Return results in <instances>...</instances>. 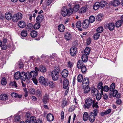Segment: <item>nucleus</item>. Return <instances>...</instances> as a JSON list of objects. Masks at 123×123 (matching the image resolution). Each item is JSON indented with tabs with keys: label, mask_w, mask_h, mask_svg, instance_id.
Listing matches in <instances>:
<instances>
[{
	"label": "nucleus",
	"mask_w": 123,
	"mask_h": 123,
	"mask_svg": "<svg viewBox=\"0 0 123 123\" xmlns=\"http://www.w3.org/2000/svg\"><path fill=\"white\" fill-rule=\"evenodd\" d=\"M98 110L97 109H95L93 110V112L90 113L89 116V120L92 123L95 120V117L97 115Z\"/></svg>",
	"instance_id": "obj_1"
},
{
	"label": "nucleus",
	"mask_w": 123,
	"mask_h": 123,
	"mask_svg": "<svg viewBox=\"0 0 123 123\" xmlns=\"http://www.w3.org/2000/svg\"><path fill=\"white\" fill-rule=\"evenodd\" d=\"M94 102V100L93 101L92 99L91 98H88L85 100V105H84L85 108L89 109L92 105V103Z\"/></svg>",
	"instance_id": "obj_2"
},
{
	"label": "nucleus",
	"mask_w": 123,
	"mask_h": 123,
	"mask_svg": "<svg viewBox=\"0 0 123 123\" xmlns=\"http://www.w3.org/2000/svg\"><path fill=\"white\" fill-rule=\"evenodd\" d=\"M22 74H23V77H22V80L25 81L26 79L28 80L30 79L31 78L30 72L28 71L26 73L24 72H22Z\"/></svg>",
	"instance_id": "obj_3"
},
{
	"label": "nucleus",
	"mask_w": 123,
	"mask_h": 123,
	"mask_svg": "<svg viewBox=\"0 0 123 123\" xmlns=\"http://www.w3.org/2000/svg\"><path fill=\"white\" fill-rule=\"evenodd\" d=\"M38 81L40 84L45 86L48 85L47 80L43 76H40L39 78Z\"/></svg>",
	"instance_id": "obj_4"
},
{
	"label": "nucleus",
	"mask_w": 123,
	"mask_h": 123,
	"mask_svg": "<svg viewBox=\"0 0 123 123\" xmlns=\"http://www.w3.org/2000/svg\"><path fill=\"white\" fill-rule=\"evenodd\" d=\"M89 84V80L88 78H85L82 81V86H87Z\"/></svg>",
	"instance_id": "obj_5"
},
{
	"label": "nucleus",
	"mask_w": 123,
	"mask_h": 123,
	"mask_svg": "<svg viewBox=\"0 0 123 123\" xmlns=\"http://www.w3.org/2000/svg\"><path fill=\"white\" fill-rule=\"evenodd\" d=\"M68 9L65 6H63L62 8L61 14L63 17H65L68 15Z\"/></svg>",
	"instance_id": "obj_6"
},
{
	"label": "nucleus",
	"mask_w": 123,
	"mask_h": 123,
	"mask_svg": "<svg viewBox=\"0 0 123 123\" xmlns=\"http://www.w3.org/2000/svg\"><path fill=\"white\" fill-rule=\"evenodd\" d=\"M59 73L55 72L54 71H52V79L54 81L57 80L59 77Z\"/></svg>",
	"instance_id": "obj_7"
},
{
	"label": "nucleus",
	"mask_w": 123,
	"mask_h": 123,
	"mask_svg": "<svg viewBox=\"0 0 123 123\" xmlns=\"http://www.w3.org/2000/svg\"><path fill=\"white\" fill-rule=\"evenodd\" d=\"M23 74H22V72L20 73L18 71L16 72L14 74V76L15 79L18 80L20 78L22 80V77H23Z\"/></svg>",
	"instance_id": "obj_8"
},
{
	"label": "nucleus",
	"mask_w": 123,
	"mask_h": 123,
	"mask_svg": "<svg viewBox=\"0 0 123 123\" xmlns=\"http://www.w3.org/2000/svg\"><path fill=\"white\" fill-rule=\"evenodd\" d=\"M89 23L88 19H85L82 23V27L84 29L87 28L89 26Z\"/></svg>",
	"instance_id": "obj_9"
},
{
	"label": "nucleus",
	"mask_w": 123,
	"mask_h": 123,
	"mask_svg": "<svg viewBox=\"0 0 123 123\" xmlns=\"http://www.w3.org/2000/svg\"><path fill=\"white\" fill-rule=\"evenodd\" d=\"M44 19L43 16L42 15H40L37 17L36 21L37 23H40L42 22Z\"/></svg>",
	"instance_id": "obj_10"
},
{
	"label": "nucleus",
	"mask_w": 123,
	"mask_h": 123,
	"mask_svg": "<svg viewBox=\"0 0 123 123\" xmlns=\"http://www.w3.org/2000/svg\"><path fill=\"white\" fill-rule=\"evenodd\" d=\"M77 49L75 47L71 48L70 50V53L72 56L75 55L76 54Z\"/></svg>",
	"instance_id": "obj_11"
},
{
	"label": "nucleus",
	"mask_w": 123,
	"mask_h": 123,
	"mask_svg": "<svg viewBox=\"0 0 123 123\" xmlns=\"http://www.w3.org/2000/svg\"><path fill=\"white\" fill-rule=\"evenodd\" d=\"M110 3L114 6H117L119 5L120 2L118 0H114L110 2Z\"/></svg>",
	"instance_id": "obj_12"
},
{
	"label": "nucleus",
	"mask_w": 123,
	"mask_h": 123,
	"mask_svg": "<svg viewBox=\"0 0 123 123\" xmlns=\"http://www.w3.org/2000/svg\"><path fill=\"white\" fill-rule=\"evenodd\" d=\"M69 84V81L68 80L66 79H65L63 82V87L64 89L67 88Z\"/></svg>",
	"instance_id": "obj_13"
},
{
	"label": "nucleus",
	"mask_w": 123,
	"mask_h": 123,
	"mask_svg": "<svg viewBox=\"0 0 123 123\" xmlns=\"http://www.w3.org/2000/svg\"><path fill=\"white\" fill-rule=\"evenodd\" d=\"M106 26L110 31H112L114 30L115 28V25L113 23H110L107 24Z\"/></svg>",
	"instance_id": "obj_14"
},
{
	"label": "nucleus",
	"mask_w": 123,
	"mask_h": 123,
	"mask_svg": "<svg viewBox=\"0 0 123 123\" xmlns=\"http://www.w3.org/2000/svg\"><path fill=\"white\" fill-rule=\"evenodd\" d=\"M47 120L49 122L53 121L54 119L53 115L51 113H49L47 115Z\"/></svg>",
	"instance_id": "obj_15"
},
{
	"label": "nucleus",
	"mask_w": 123,
	"mask_h": 123,
	"mask_svg": "<svg viewBox=\"0 0 123 123\" xmlns=\"http://www.w3.org/2000/svg\"><path fill=\"white\" fill-rule=\"evenodd\" d=\"M6 18L7 20H10L12 17V15L11 13L9 12H6L5 14Z\"/></svg>",
	"instance_id": "obj_16"
},
{
	"label": "nucleus",
	"mask_w": 123,
	"mask_h": 123,
	"mask_svg": "<svg viewBox=\"0 0 123 123\" xmlns=\"http://www.w3.org/2000/svg\"><path fill=\"white\" fill-rule=\"evenodd\" d=\"M85 65L83 63V62L82 61L80 60L77 62V68L78 69H79L81 68L82 67V66H83V65Z\"/></svg>",
	"instance_id": "obj_17"
},
{
	"label": "nucleus",
	"mask_w": 123,
	"mask_h": 123,
	"mask_svg": "<svg viewBox=\"0 0 123 123\" xmlns=\"http://www.w3.org/2000/svg\"><path fill=\"white\" fill-rule=\"evenodd\" d=\"M62 75L63 77L65 78L67 77L68 75V72L66 69L63 70L62 72Z\"/></svg>",
	"instance_id": "obj_18"
},
{
	"label": "nucleus",
	"mask_w": 123,
	"mask_h": 123,
	"mask_svg": "<svg viewBox=\"0 0 123 123\" xmlns=\"http://www.w3.org/2000/svg\"><path fill=\"white\" fill-rule=\"evenodd\" d=\"M64 37L66 40H68L71 39L72 35L70 33L67 32L65 34Z\"/></svg>",
	"instance_id": "obj_19"
},
{
	"label": "nucleus",
	"mask_w": 123,
	"mask_h": 123,
	"mask_svg": "<svg viewBox=\"0 0 123 123\" xmlns=\"http://www.w3.org/2000/svg\"><path fill=\"white\" fill-rule=\"evenodd\" d=\"M92 94L93 96H96L99 92L98 90L95 88L92 89L91 90Z\"/></svg>",
	"instance_id": "obj_20"
},
{
	"label": "nucleus",
	"mask_w": 123,
	"mask_h": 123,
	"mask_svg": "<svg viewBox=\"0 0 123 123\" xmlns=\"http://www.w3.org/2000/svg\"><path fill=\"white\" fill-rule=\"evenodd\" d=\"M36 95L38 97H40L42 96V94L41 89L39 88L37 89L36 91Z\"/></svg>",
	"instance_id": "obj_21"
},
{
	"label": "nucleus",
	"mask_w": 123,
	"mask_h": 123,
	"mask_svg": "<svg viewBox=\"0 0 123 123\" xmlns=\"http://www.w3.org/2000/svg\"><path fill=\"white\" fill-rule=\"evenodd\" d=\"M8 96L6 94H4L0 95V99L1 100L5 101L8 99Z\"/></svg>",
	"instance_id": "obj_22"
},
{
	"label": "nucleus",
	"mask_w": 123,
	"mask_h": 123,
	"mask_svg": "<svg viewBox=\"0 0 123 123\" xmlns=\"http://www.w3.org/2000/svg\"><path fill=\"white\" fill-rule=\"evenodd\" d=\"M27 120L29 123H35L36 118L35 117L33 116L31 117L29 121V120Z\"/></svg>",
	"instance_id": "obj_23"
},
{
	"label": "nucleus",
	"mask_w": 123,
	"mask_h": 123,
	"mask_svg": "<svg viewBox=\"0 0 123 123\" xmlns=\"http://www.w3.org/2000/svg\"><path fill=\"white\" fill-rule=\"evenodd\" d=\"M31 77L32 78H36L38 74L35 72V71H31L30 73Z\"/></svg>",
	"instance_id": "obj_24"
},
{
	"label": "nucleus",
	"mask_w": 123,
	"mask_h": 123,
	"mask_svg": "<svg viewBox=\"0 0 123 123\" xmlns=\"http://www.w3.org/2000/svg\"><path fill=\"white\" fill-rule=\"evenodd\" d=\"M18 25L19 27L21 28H23L25 26V22L23 21H21L18 23Z\"/></svg>",
	"instance_id": "obj_25"
},
{
	"label": "nucleus",
	"mask_w": 123,
	"mask_h": 123,
	"mask_svg": "<svg viewBox=\"0 0 123 123\" xmlns=\"http://www.w3.org/2000/svg\"><path fill=\"white\" fill-rule=\"evenodd\" d=\"M49 95L47 94H46L44 96L43 98V101L44 103L45 104H46L48 101L49 100Z\"/></svg>",
	"instance_id": "obj_26"
},
{
	"label": "nucleus",
	"mask_w": 123,
	"mask_h": 123,
	"mask_svg": "<svg viewBox=\"0 0 123 123\" xmlns=\"http://www.w3.org/2000/svg\"><path fill=\"white\" fill-rule=\"evenodd\" d=\"M58 29L60 32H63L65 29V27L62 24L58 26Z\"/></svg>",
	"instance_id": "obj_27"
},
{
	"label": "nucleus",
	"mask_w": 123,
	"mask_h": 123,
	"mask_svg": "<svg viewBox=\"0 0 123 123\" xmlns=\"http://www.w3.org/2000/svg\"><path fill=\"white\" fill-rule=\"evenodd\" d=\"M100 91L101 93L98 92V93L96 95V99L98 100H99L100 99L102 96L101 95L103 94V92L102 90H100Z\"/></svg>",
	"instance_id": "obj_28"
},
{
	"label": "nucleus",
	"mask_w": 123,
	"mask_h": 123,
	"mask_svg": "<svg viewBox=\"0 0 123 123\" xmlns=\"http://www.w3.org/2000/svg\"><path fill=\"white\" fill-rule=\"evenodd\" d=\"M40 71L41 72L44 73L46 71V69L45 67L43 65H40L39 67Z\"/></svg>",
	"instance_id": "obj_29"
},
{
	"label": "nucleus",
	"mask_w": 123,
	"mask_h": 123,
	"mask_svg": "<svg viewBox=\"0 0 123 123\" xmlns=\"http://www.w3.org/2000/svg\"><path fill=\"white\" fill-rule=\"evenodd\" d=\"M87 9L86 6L82 7L79 11V12L81 14L84 13L86 12Z\"/></svg>",
	"instance_id": "obj_30"
},
{
	"label": "nucleus",
	"mask_w": 123,
	"mask_h": 123,
	"mask_svg": "<svg viewBox=\"0 0 123 123\" xmlns=\"http://www.w3.org/2000/svg\"><path fill=\"white\" fill-rule=\"evenodd\" d=\"M111 109H109L106 111L101 112L100 113V115L102 116H103L104 115L109 114L111 112Z\"/></svg>",
	"instance_id": "obj_31"
},
{
	"label": "nucleus",
	"mask_w": 123,
	"mask_h": 123,
	"mask_svg": "<svg viewBox=\"0 0 123 123\" xmlns=\"http://www.w3.org/2000/svg\"><path fill=\"white\" fill-rule=\"evenodd\" d=\"M82 61L84 62H86L88 59V57L87 55H83L81 57Z\"/></svg>",
	"instance_id": "obj_32"
},
{
	"label": "nucleus",
	"mask_w": 123,
	"mask_h": 123,
	"mask_svg": "<svg viewBox=\"0 0 123 123\" xmlns=\"http://www.w3.org/2000/svg\"><path fill=\"white\" fill-rule=\"evenodd\" d=\"M14 120L15 122H17L19 121L21 119L20 116L17 115H15L14 116Z\"/></svg>",
	"instance_id": "obj_33"
},
{
	"label": "nucleus",
	"mask_w": 123,
	"mask_h": 123,
	"mask_svg": "<svg viewBox=\"0 0 123 123\" xmlns=\"http://www.w3.org/2000/svg\"><path fill=\"white\" fill-rule=\"evenodd\" d=\"M100 4L98 2L96 3L93 5V9L95 10H97L100 7Z\"/></svg>",
	"instance_id": "obj_34"
},
{
	"label": "nucleus",
	"mask_w": 123,
	"mask_h": 123,
	"mask_svg": "<svg viewBox=\"0 0 123 123\" xmlns=\"http://www.w3.org/2000/svg\"><path fill=\"white\" fill-rule=\"evenodd\" d=\"M89 118L88 114L87 112H85L83 115V119L84 121H86Z\"/></svg>",
	"instance_id": "obj_35"
},
{
	"label": "nucleus",
	"mask_w": 123,
	"mask_h": 123,
	"mask_svg": "<svg viewBox=\"0 0 123 123\" xmlns=\"http://www.w3.org/2000/svg\"><path fill=\"white\" fill-rule=\"evenodd\" d=\"M31 37H35L37 36V33L36 31L33 30L31 32Z\"/></svg>",
	"instance_id": "obj_36"
},
{
	"label": "nucleus",
	"mask_w": 123,
	"mask_h": 123,
	"mask_svg": "<svg viewBox=\"0 0 123 123\" xmlns=\"http://www.w3.org/2000/svg\"><path fill=\"white\" fill-rule=\"evenodd\" d=\"M53 71H55V72L58 73H59L61 71V70L59 66L58 65L55 66L54 67V70Z\"/></svg>",
	"instance_id": "obj_37"
},
{
	"label": "nucleus",
	"mask_w": 123,
	"mask_h": 123,
	"mask_svg": "<svg viewBox=\"0 0 123 123\" xmlns=\"http://www.w3.org/2000/svg\"><path fill=\"white\" fill-rule=\"evenodd\" d=\"M80 69H81V72L83 74H84L86 73V68L85 65H83V66H82V67Z\"/></svg>",
	"instance_id": "obj_38"
},
{
	"label": "nucleus",
	"mask_w": 123,
	"mask_h": 123,
	"mask_svg": "<svg viewBox=\"0 0 123 123\" xmlns=\"http://www.w3.org/2000/svg\"><path fill=\"white\" fill-rule=\"evenodd\" d=\"M33 25L32 24L30 23L28 24L27 26V28L28 31H31L33 29Z\"/></svg>",
	"instance_id": "obj_39"
},
{
	"label": "nucleus",
	"mask_w": 123,
	"mask_h": 123,
	"mask_svg": "<svg viewBox=\"0 0 123 123\" xmlns=\"http://www.w3.org/2000/svg\"><path fill=\"white\" fill-rule=\"evenodd\" d=\"M83 88L84 89V92L86 93L88 92L90 90V89L89 86H82Z\"/></svg>",
	"instance_id": "obj_40"
},
{
	"label": "nucleus",
	"mask_w": 123,
	"mask_h": 123,
	"mask_svg": "<svg viewBox=\"0 0 123 123\" xmlns=\"http://www.w3.org/2000/svg\"><path fill=\"white\" fill-rule=\"evenodd\" d=\"M79 5L78 4H75L73 8L74 11L75 12H77L79 9Z\"/></svg>",
	"instance_id": "obj_41"
},
{
	"label": "nucleus",
	"mask_w": 123,
	"mask_h": 123,
	"mask_svg": "<svg viewBox=\"0 0 123 123\" xmlns=\"http://www.w3.org/2000/svg\"><path fill=\"white\" fill-rule=\"evenodd\" d=\"M115 84L114 83H113L110 86L109 88L110 91L111 92L113 91L115 88Z\"/></svg>",
	"instance_id": "obj_42"
},
{
	"label": "nucleus",
	"mask_w": 123,
	"mask_h": 123,
	"mask_svg": "<svg viewBox=\"0 0 123 123\" xmlns=\"http://www.w3.org/2000/svg\"><path fill=\"white\" fill-rule=\"evenodd\" d=\"M91 49L89 47H86L84 50V53L86 55H88L90 52Z\"/></svg>",
	"instance_id": "obj_43"
},
{
	"label": "nucleus",
	"mask_w": 123,
	"mask_h": 123,
	"mask_svg": "<svg viewBox=\"0 0 123 123\" xmlns=\"http://www.w3.org/2000/svg\"><path fill=\"white\" fill-rule=\"evenodd\" d=\"M77 81L79 82H81L83 81V77L82 75L79 74L77 77Z\"/></svg>",
	"instance_id": "obj_44"
},
{
	"label": "nucleus",
	"mask_w": 123,
	"mask_h": 123,
	"mask_svg": "<svg viewBox=\"0 0 123 123\" xmlns=\"http://www.w3.org/2000/svg\"><path fill=\"white\" fill-rule=\"evenodd\" d=\"M12 18V20L14 22H17L19 20L16 14H14Z\"/></svg>",
	"instance_id": "obj_45"
},
{
	"label": "nucleus",
	"mask_w": 123,
	"mask_h": 123,
	"mask_svg": "<svg viewBox=\"0 0 123 123\" xmlns=\"http://www.w3.org/2000/svg\"><path fill=\"white\" fill-rule=\"evenodd\" d=\"M1 83L3 85H5L6 84V79L4 77H3L1 79Z\"/></svg>",
	"instance_id": "obj_46"
},
{
	"label": "nucleus",
	"mask_w": 123,
	"mask_h": 123,
	"mask_svg": "<svg viewBox=\"0 0 123 123\" xmlns=\"http://www.w3.org/2000/svg\"><path fill=\"white\" fill-rule=\"evenodd\" d=\"M89 23H92L94 22L95 20V18L93 16H91L89 18Z\"/></svg>",
	"instance_id": "obj_47"
},
{
	"label": "nucleus",
	"mask_w": 123,
	"mask_h": 123,
	"mask_svg": "<svg viewBox=\"0 0 123 123\" xmlns=\"http://www.w3.org/2000/svg\"><path fill=\"white\" fill-rule=\"evenodd\" d=\"M103 83L102 81L99 82L98 86V88L99 89H102L103 87Z\"/></svg>",
	"instance_id": "obj_48"
},
{
	"label": "nucleus",
	"mask_w": 123,
	"mask_h": 123,
	"mask_svg": "<svg viewBox=\"0 0 123 123\" xmlns=\"http://www.w3.org/2000/svg\"><path fill=\"white\" fill-rule=\"evenodd\" d=\"M34 28L35 29H39L40 27V25L39 23H37L35 24L33 26Z\"/></svg>",
	"instance_id": "obj_49"
},
{
	"label": "nucleus",
	"mask_w": 123,
	"mask_h": 123,
	"mask_svg": "<svg viewBox=\"0 0 123 123\" xmlns=\"http://www.w3.org/2000/svg\"><path fill=\"white\" fill-rule=\"evenodd\" d=\"M103 27H100L97 29V32L101 33L103 31Z\"/></svg>",
	"instance_id": "obj_50"
},
{
	"label": "nucleus",
	"mask_w": 123,
	"mask_h": 123,
	"mask_svg": "<svg viewBox=\"0 0 123 123\" xmlns=\"http://www.w3.org/2000/svg\"><path fill=\"white\" fill-rule=\"evenodd\" d=\"M66 105H67V102L66 100L65 99H63L62 102V108H64L65 106Z\"/></svg>",
	"instance_id": "obj_51"
},
{
	"label": "nucleus",
	"mask_w": 123,
	"mask_h": 123,
	"mask_svg": "<svg viewBox=\"0 0 123 123\" xmlns=\"http://www.w3.org/2000/svg\"><path fill=\"white\" fill-rule=\"evenodd\" d=\"M27 35V31L25 30L23 31L21 33V35L22 36L25 37Z\"/></svg>",
	"instance_id": "obj_52"
},
{
	"label": "nucleus",
	"mask_w": 123,
	"mask_h": 123,
	"mask_svg": "<svg viewBox=\"0 0 123 123\" xmlns=\"http://www.w3.org/2000/svg\"><path fill=\"white\" fill-rule=\"evenodd\" d=\"M109 90V87L107 86H105L104 87L103 86L102 89H101L100 90H102L103 91H104L105 92H107Z\"/></svg>",
	"instance_id": "obj_53"
},
{
	"label": "nucleus",
	"mask_w": 123,
	"mask_h": 123,
	"mask_svg": "<svg viewBox=\"0 0 123 123\" xmlns=\"http://www.w3.org/2000/svg\"><path fill=\"white\" fill-rule=\"evenodd\" d=\"M121 25V21L119 20L117 21L116 23V26L117 27H119Z\"/></svg>",
	"instance_id": "obj_54"
},
{
	"label": "nucleus",
	"mask_w": 123,
	"mask_h": 123,
	"mask_svg": "<svg viewBox=\"0 0 123 123\" xmlns=\"http://www.w3.org/2000/svg\"><path fill=\"white\" fill-rule=\"evenodd\" d=\"M16 15L18 18V20L22 18V15L21 13L18 12L16 14Z\"/></svg>",
	"instance_id": "obj_55"
},
{
	"label": "nucleus",
	"mask_w": 123,
	"mask_h": 123,
	"mask_svg": "<svg viewBox=\"0 0 123 123\" xmlns=\"http://www.w3.org/2000/svg\"><path fill=\"white\" fill-rule=\"evenodd\" d=\"M81 23L80 21H78L76 24V26L77 28H79L81 26Z\"/></svg>",
	"instance_id": "obj_56"
},
{
	"label": "nucleus",
	"mask_w": 123,
	"mask_h": 123,
	"mask_svg": "<svg viewBox=\"0 0 123 123\" xmlns=\"http://www.w3.org/2000/svg\"><path fill=\"white\" fill-rule=\"evenodd\" d=\"M99 36L100 34L96 33L94 35V39L95 40L99 38Z\"/></svg>",
	"instance_id": "obj_57"
},
{
	"label": "nucleus",
	"mask_w": 123,
	"mask_h": 123,
	"mask_svg": "<svg viewBox=\"0 0 123 123\" xmlns=\"http://www.w3.org/2000/svg\"><path fill=\"white\" fill-rule=\"evenodd\" d=\"M10 85L13 86H14L15 88L17 87L16 83L15 81L11 82Z\"/></svg>",
	"instance_id": "obj_58"
},
{
	"label": "nucleus",
	"mask_w": 123,
	"mask_h": 123,
	"mask_svg": "<svg viewBox=\"0 0 123 123\" xmlns=\"http://www.w3.org/2000/svg\"><path fill=\"white\" fill-rule=\"evenodd\" d=\"M98 103L96 102L95 103V102H93L92 103V106L93 108L95 107L97 109L98 107Z\"/></svg>",
	"instance_id": "obj_59"
},
{
	"label": "nucleus",
	"mask_w": 123,
	"mask_h": 123,
	"mask_svg": "<svg viewBox=\"0 0 123 123\" xmlns=\"http://www.w3.org/2000/svg\"><path fill=\"white\" fill-rule=\"evenodd\" d=\"M29 92L31 94H34L36 92L34 89L33 88H31L29 90Z\"/></svg>",
	"instance_id": "obj_60"
},
{
	"label": "nucleus",
	"mask_w": 123,
	"mask_h": 123,
	"mask_svg": "<svg viewBox=\"0 0 123 123\" xmlns=\"http://www.w3.org/2000/svg\"><path fill=\"white\" fill-rule=\"evenodd\" d=\"M74 11L73 10V9L72 8H69L68 10V15H71L72 13L73 12V11Z\"/></svg>",
	"instance_id": "obj_61"
},
{
	"label": "nucleus",
	"mask_w": 123,
	"mask_h": 123,
	"mask_svg": "<svg viewBox=\"0 0 123 123\" xmlns=\"http://www.w3.org/2000/svg\"><path fill=\"white\" fill-rule=\"evenodd\" d=\"M113 92L112 95L113 97H115L117 94L118 92V91L117 90H114Z\"/></svg>",
	"instance_id": "obj_62"
},
{
	"label": "nucleus",
	"mask_w": 123,
	"mask_h": 123,
	"mask_svg": "<svg viewBox=\"0 0 123 123\" xmlns=\"http://www.w3.org/2000/svg\"><path fill=\"white\" fill-rule=\"evenodd\" d=\"M11 95L12 97L16 98L17 97V96H18V94L16 93L13 92L11 93Z\"/></svg>",
	"instance_id": "obj_63"
},
{
	"label": "nucleus",
	"mask_w": 123,
	"mask_h": 123,
	"mask_svg": "<svg viewBox=\"0 0 123 123\" xmlns=\"http://www.w3.org/2000/svg\"><path fill=\"white\" fill-rule=\"evenodd\" d=\"M103 99L104 100L107 99L108 98V95L106 94H104L103 96Z\"/></svg>",
	"instance_id": "obj_64"
}]
</instances>
